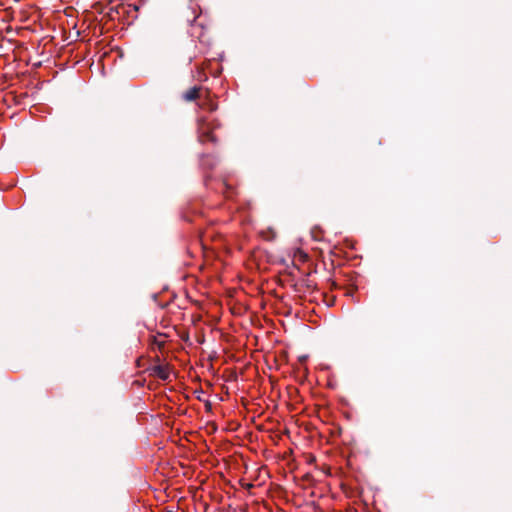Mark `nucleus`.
I'll return each instance as SVG.
<instances>
[{
	"mask_svg": "<svg viewBox=\"0 0 512 512\" xmlns=\"http://www.w3.org/2000/svg\"><path fill=\"white\" fill-rule=\"evenodd\" d=\"M201 166L212 169L217 164V159L213 155H203L200 160Z\"/></svg>",
	"mask_w": 512,
	"mask_h": 512,
	"instance_id": "obj_2",
	"label": "nucleus"
},
{
	"mask_svg": "<svg viewBox=\"0 0 512 512\" xmlns=\"http://www.w3.org/2000/svg\"><path fill=\"white\" fill-rule=\"evenodd\" d=\"M207 106H208V110H209L210 112H213V111H214V110H216V108H217V107H216V105H215V104H213V103H207Z\"/></svg>",
	"mask_w": 512,
	"mask_h": 512,
	"instance_id": "obj_5",
	"label": "nucleus"
},
{
	"mask_svg": "<svg viewBox=\"0 0 512 512\" xmlns=\"http://www.w3.org/2000/svg\"><path fill=\"white\" fill-rule=\"evenodd\" d=\"M154 372L162 380H166L169 377L168 370L163 366H156L154 368Z\"/></svg>",
	"mask_w": 512,
	"mask_h": 512,
	"instance_id": "obj_3",
	"label": "nucleus"
},
{
	"mask_svg": "<svg viewBox=\"0 0 512 512\" xmlns=\"http://www.w3.org/2000/svg\"><path fill=\"white\" fill-rule=\"evenodd\" d=\"M198 97V88L193 87L184 94V99L187 101H193Z\"/></svg>",
	"mask_w": 512,
	"mask_h": 512,
	"instance_id": "obj_4",
	"label": "nucleus"
},
{
	"mask_svg": "<svg viewBox=\"0 0 512 512\" xmlns=\"http://www.w3.org/2000/svg\"><path fill=\"white\" fill-rule=\"evenodd\" d=\"M215 125L206 117H199L197 120L198 139L200 142L205 143L208 141L215 142L216 139L212 134Z\"/></svg>",
	"mask_w": 512,
	"mask_h": 512,
	"instance_id": "obj_1",
	"label": "nucleus"
}]
</instances>
